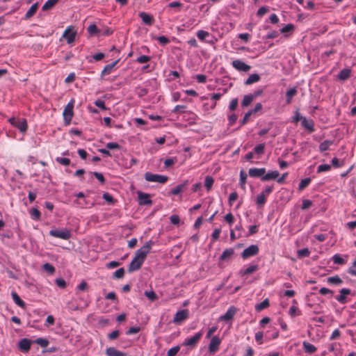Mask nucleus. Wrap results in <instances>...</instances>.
<instances>
[{"instance_id":"54","label":"nucleus","mask_w":356,"mask_h":356,"mask_svg":"<svg viewBox=\"0 0 356 356\" xmlns=\"http://www.w3.org/2000/svg\"><path fill=\"white\" fill-rule=\"evenodd\" d=\"M124 270L123 268H120L115 270L113 273V277L116 279H120L124 277Z\"/></svg>"},{"instance_id":"10","label":"nucleus","mask_w":356,"mask_h":356,"mask_svg":"<svg viewBox=\"0 0 356 356\" xmlns=\"http://www.w3.org/2000/svg\"><path fill=\"white\" fill-rule=\"evenodd\" d=\"M76 35V32L73 30L72 26L67 27L63 33V38L67 40L68 44H72L74 42Z\"/></svg>"},{"instance_id":"58","label":"nucleus","mask_w":356,"mask_h":356,"mask_svg":"<svg viewBox=\"0 0 356 356\" xmlns=\"http://www.w3.org/2000/svg\"><path fill=\"white\" fill-rule=\"evenodd\" d=\"M150 60H151V57H150V56H145V55H143V56H139V57L136 59V61H137L138 63H148Z\"/></svg>"},{"instance_id":"36","label":"nucleus","mask_w":356,"mask_h":356,"mask_svg":"<svg viewBox=\"0 0 356 356\" xmlns=\"http://www.w3.org/2000/svg\"><path fill=\"white\" fill-rule=\"evenodd\" d=\"M30 215L33 220H39L41 216V213L37 208H33L30 211Z\"/></svg>"},{"instance_id":"51","label":"nucleus","mask_w":356,"mask_h":356,"mask_svg":"<svg viewBox=\"0 0 356 356\" xmlns=\"http://www.w3.org/2000/svg\"><path fill=\"white\" fill-rule=\"evenodd\" d=\"M136 92L138 97H142L148 93V90L142 87H137L136 89Z\"/></svg>"},{"instance_id":"24","label":"nucleus","mask_w":356,"mask_h":356,"mask_svg":"<svg viewBox=\"0 0 356 356\" xmlns=\"http://www.w3.org/2000/svg\"><path fill=\"white\" fill-rule=\"evenodd\" d=\"M302 348H303L304 351L308 354H312V353H315L317 350V348H316V346L314 345H313L306 341H303Z\"/></svg>"},{"instance_id":"41","label":"nucleus","mask_w":356,"mask_h":356,"mask_svg":"<svg viewBox=\"0 0 356 356\" xmlns=\"http://www.w3.org/2000/svg\"><path fill=\"white\" fill-rule=\"evenodd\" d=\"M182 7L183 4L179 1H172L167 6L169 8H176V12H179Z\"/></svg>"},{"instance_id":"30","label":"nucleus","mask_w":356,"mask_h":356,"mask_svg":"<svg viewBox=\"0 0 356 356\" xmlns=\"http://www.w3.org/2000/svg\"><path fill=\"white\" fill-rule=\"evenodd\" d=\"M269 300L268 298L264 300L261 302L255 305V309L257 312H261L264 309H266L269 307Z\"/></svg>"},{"instance_id":"38","label":"nucleus","mask_w":356,"mask_h":356,"mask_svg":"<svg viewBox=\"0 0 356 356\" xmlns=\"http://www.w3.org/2000/svg\"><path fill=\"white\" fill-rule=\"evenodd\" d=\"M253 100H254V95H252V94L245 95L243 97V99L241 102V104L243 106H248L251 104V102Z\"/></svg>"},{"instance_id":"14","label":"nucleus","mask_w":356,"mask_h":356,"mask_svg":"<svg viewBox=\"0 0 356 356\" xmlns=\"http://www.w3.org/2000/svg\"><path fill=\"white\" fill-rule=\"evenodd\" d=\"M139 204L140 205H149L152 202L149 198V195L143 192L138 193Z\"/></svg>"},{"instance_id":"11","label":"nucleus","mask_w":356,"mask_h":356,"mask_svg":"<svg viewBox=\"0 0 356 356\" xmlns=\"http://www.w3.org/2000/svg\"><path fill=\"white\" fill-rule=\"evenodd\" d=\"M202 336V332H197L194 336H193L190 338H187L184 341V344L187 346L194 347L197 344V343L200 340Z\"/></svg>"},{"instance_id":"25","label":"nucleus","mask_w":356,"mask_h":356,"mask_svg":"<svg viewBox=\"0 0 356 356\" xmlns=\"http://www.w3.org/2000/svg\"><path fill=\"white\" fill-rule=\"evenodd\" d=\"M280 175V173L277 170L270 171L261 177V181H266L271 179H276Z\"/></svg>"},{"instance_id":"29","label":"nucleus","mask_w":356,"mask_h":356,"mask_svg":"<svg viewBox=\"0 0 356 356\" xmlns=\"http://www.w3.org/2000/svg\"><path fill=\"white\" fill-rule=\"evenodd\" d=\"M11 296L13 301L17 305L22 308L25 307V302L19 298V296L16 292L13 291L11 293Z\"/></svg>"},{"instance_id":"46","label":"nucleus","mask_w":356,"mask_h":356,"mask_svg":"<svg viewBox=\"0 0 356 356\" xmlns=\"http://www.w3.org/2000/svg\"><path fill=\"white\" fill-rule=\"evenodd\" d=\"M264 149H265V144L264 143L259 144L254 147V152L259 155H262L264 154Z\"/></svg>"},{"instance_id":"48","label":"nucleus","mask_w":356,"mask_h":356,"mask_svg":"<svg viewBox=\"0 0 356 356\" xmlns=\"http://www.w3.org/2000/svg\"><path fill=\"white\" fill-rule=\"evenodd\" d=\"M87 31L88 32L89 34L90 35H96L97 33H99V29L97 28V26L92 24H90L88 29H87Z\"/></svg>"},{"instance_id":"60","label":"nucleus","mask_w":356,"mask_h":356,"mask_svg":"<svg viewBox=\"0 0 356 356\" xmlns=\"http://www.w3.org/2000/svg\"><path fill=\"white\" fill-rule=\"evenodd\" d=\"M43 269L50 274H53L55 272V268L49 263H46L43 265Z\"/></svg>"},{"instance_id":"32","label":"nucleus","mask_w":356,"mask_h":356,"mask_svg":"<svg viewBox=\"0 0 356 356\" xmlns=\"http://www.w3.org/2000/svg\"><path fill=\"white\" fill-rule=\"evenodd\" d=\"M59 0H47L43 5L42 9L43 11L51 9Z\"/></svg>"},{"instance_id":"18","label":"nucleus","mask_w":356,"mask_h":356,"mask_svg":"<svg viewBox=\"0 0 356 356\" xmlns=\"http://www.w3.org/2000/svg\"><path fill=\"white\" fill-rule=\"evenodd\" d=\"M138 15L142 19L143 22L146 25L151 26L154 22V17L147 13L141 12L138 14Z\"/></svg>"},{"instance_id":"5","label":"nucleus","mask_w":356,"mask_h":356,"mask_svg":"<svg viewBox=\"0 0 356 356\" xmlns=\"http://www.w3.org/2000/svg\"><path fill=\"white\" fill-rule=\"evenodd\" d=\"M49 234L54 237L59 238L64 240H68L71 237V232L68 229H52L50 230Z\"/></svg>"},{"instance_id":"63","label":"nucleus","mask_w":356,"mask_h":356,"mask_svg":"<svg viewBox=\"0 0 356 356\" xmlns=\"http://www.w3.org/2000/svg\"><path fill=\"white\" fill-rule=\"evenodd\" d=\"M312 205V202L309 200L305 199L302 200V204L301 209L302 210H306L309 209Z\"/></svg>"},{"instance_id":"44","label":"nucleus","mask_w":356,"mask_h":356,"mask_svg":"<svg viewBox=\"0 0 356 356\" xmlns=\"http://www.w3.org/2000/svg\"><path fill=\"white\" fill-rule=\"evenodd\" d=\"M145 296L151 301H154L158 299L157 295L152 290L145 291Z\"/></svg>"},{"instance_id":"52","label":"nucleus","mask_w":356,"mask_h":356,"mask_svg":"<svg viewBox=\"0 0 356 356\" xmlns=\"http://www.w3.org/2000/svg\"><path fill=\"white\" fill-rule=\"evenodd\" d=\"M246 179H247L246 173L244 171L241 170L240 172V184H241V188H245V185L246 183Z\"/></svg>"},{"instance_id":"9","label":"nucleus","mask_w":356,"mask_h":356,"mask_svg":"<svg viewBox=\"0 0 356 356\" xmlns=\"http://www.w3.org/2000/svg\"><path fill=\"white\" fill-rule=\"evenodd\" d=\"M221 340L218 336H214L211 338L209 345V351L211 354H215L219 349Z\"/></svg>"},{"instance_id":"6","label":"nucleus","mask_w":356,"mask_h":356,"mask_svg":"<svg viewBox=\"0 0 356 356\" xmlns=\"http://www.w3.org/2000/svg\"><path fill=\"white\" fill-rule=\"evenodd\" d=\"M259 249L257 245H251L245 248L241 253L243 259H247L251 257L255 256L259 253Z\"/></svg>"},{"instance_id":"12","label":"nucleus","mask_w":356,"mask_h":356,"mask_svg":"<svg viewBox=\"0 0 356 356\" xmlns=\"http://www.w3.org/2000/svg\"><path fill=\"white\" fill-rule=\"evenodd\" d=\"M237 309L234 306H231L226 313L219 317V321H229L232 320L236 314Z\"/></svg>"},{"instance_id":"22","label":"nucleus","mask_w":356,"mask_h":356,"mask_svg":"<svg viewBox=\"0 0 356 356\" xmlns=\"http://www.w3.org/2000/svg\"><path fill=\"white\" fill-rule=\"evenodd\" d=\"M38 9V3L33 4L24 15V19L27 20L32 17Z\"/></svg>"},{"instance_id":"15","label":"nucleus","mask_w":356,"mask_h":356,"mask_svg":"<svg viewBox=\"0 0 356 356\" xmlns=\"http://www.w3.org/2000/svg\"><path fill=\"white\" fill-rule=\"evenodd\" d=\"M31 346V341L26 338L22 339L18 343L19 348L24 353L29 351Z\"/></svg>"},{"instance_id":"31","label":"nucleus","mask_w":356,"mask_h":356,"mask_svg":"<svg viewBox=\"0 0 356 356\" xmlns=\"http://www.w3.org/2000/svg\"><path fill=\"white\" fill-rule=\"evenodd\" d=\"M327 283L331 284L340 285L343 283V280L340 278L339 275H335L332 277H329L327 279Z\"/></svg>"},{"instance_id":"16","label":"nucleus","mask_w":356,"mask_h":356,"mask_svg":"<svg viewBox=\"0 0 356 356\" xmlns=\"http://www.w3.org/2000/svg\"><path fill=\"white\" fill-rule=\"evenodd\" d=\"M339 292L340 295L337 296L335 298L339 303L344 304L347 302L346 296L350 294L351 291L349 289L343 288L341 289Z\"/></svg>"},{"instance_id":"2","label":"nucleus","mask_w":356,"mask_h":356,"mask_svg":"<svg viewBox=\"0 0 356 356\" xmlns=\"http://www.w3.org/2000/svg\"><path fill=\"white\" fill-rule=\"evenodd\" d=\"M154 242L151 240L148 241L143 246L138 249L135 254V257L145 261L148 253L150 252Z\"/></svg>"},{"instance_id":"43","label":"nucleus","mask_w":356,"mask_h":356,"mask_svg":"<svg viewBox=\"0 0 356 356\" xmlns=\"http://www.w3.org/2000/svg\"><path fill=\"white\" fill-rule=\"evenodd\" d=\"M331 168H332V166L330 165L322 164V165H318V167L317 168L316 172H317V173L328 172L331 170Z\"/></svg>"},{"instance_id":"49","label":"nucleus","mask_w":356,"mask_h":356,"mask_svg":"<svg viewBox=\"0 0 356 356\" xmlns=\"http://www.w3.org/2000/svg\"><path fill=\"white\" fill-rule=\"evenodd\" d=\"M210 35L209 33L206 31L200 30L197 32V36L199 40L204 41L207 37Z\"/></svg>"},{"instance_id":"57","label":"nucleus","mask_w":356,"mask_h":356,"mask_svg":"<svg viewBox=\"0 0 356 356\" xmlns=\"http://www.w3.org/2000/svg\"><path fill=\"white\" fill-rule=\"evenodd\" d=\"M103 199L105 200L109 204H113L115 203V200L113 196L108 193H105L103 194Z\"/></svg>"},{"instance_id":"45","label":"nucleus","mask_w":356,"mask_h":356,"mask_svg":"<svg viewBox=\"0 0 356 356\" xmlns=\"http://www.w3.org/2000/svg\"><path fill=\"white\" fill-rule=\"evenodd\" d=\"M311 182L310 178H305L301 180V181L299 184L298 188L299 190L302 191L305 189L306 187H307Z\"/></svg>"},{"instance_id":"35","label":"nucleus","mask_w":356,"mask_h":356,"mask_svg":"<svg viewBox=\"0 0 356 356\" xmlns=\"http://www.w3.org/2000/svg\"><path fill=\"white\" fill-rule=\"evenodd\" d=\"M350 70L343 69L339 72L338 78L341 80H346L350 77Z\"/></svg>"},{"instance_id":"21","label":"nucleus","mask_w":356,"mask_h":356,"mask_svg":"<svg viewBox=\"0 0 356 356\" xmlns=\"http://www.w3.org/2000/svg\"><path fill=\"white\" fill-rule=\"evenodd\" d=\"M302 125L310 133L314 131V122L312 120H307L306 118H304L302 120Z\"/></svg>"},{"instance_id":"17","label":"nucleus","mask_w":356,"mask_h":356,"mask_svg":"<svg viewBox=\"0 0 356 356\" xmlns=\"http://www.w3.org/2000/svg\"><path fill=\"white\" fill-rule=\"evenodd\" d=\"M266 173V169L264 168H250L248 171L249 176L251 177H263Z\"/></svg>"},{"instance_id":"39","label":"nucleus","mask_w":356,"mask_h":356,"mask_svg":"<svg viewBox=\"0 0 356 356\" xmlns=\"http://www.w3.org/2000/svg\"><path fill=\"white\" fill-rule=\"evenodd\" d=\"M332 261L334 264L339 265H343L346 263V261L338 254H336L332 257Z\"/></svg>"},{"instance_id":"59","label":"nucleus","mask_w":356,"mask_h":356,"mask_svg":"<svg viewBox=\"0 0 356 356\" xmlns=\"http://www.w3.org/2000/svg\"><path fill=\"white\" fill-rule=\"evenodd\" d=\"M176 161H177V159L176 158L166 159L164 161V166H165V168H168L172 166V165H174Z\"/></svg>"},{"instance_id":"40","label":"nucleus","mask_w":356,"mask_h":356,"mask_svg":"<svg viewBox=\"0 0 356 356\" xmlns=\"http://www.w3.org/2000/svg\"><path fill=\"white\" fill-rule=\"evenodd\" d=\"M310 254V251L308 248H302L297 251L298 258L307 257Z\"/></svg>"},{"instance_id":"37","label":"nucleus","mask_w":356,"mask_h":356,"mask_svg":"<svg viewBox=\"0 0 356 356\" xmlns=\"http://www.w3.org/2000/svg\"><path fill=\"white\" fill-rule=\"evenodd\" d=\"M289 314L291 317H294L296 316H300L302 312L296 306L292 305L289 310Z\"/></svg>"},{"instance_id":"8","label":"nucleus","mask_w":356,"mask_h":356,"mask_svg":"<svg viewBox=\"0 0 356 356\" xmlns=\"http://www.w3.org/2000/svg\"><path fill=\"white\" fill-rule=\"evenodd\" d=\"M232 65L234 69L239 72H247L251 68L250 65H247L246 63H245L244 62L239 59L233 60L232 63Z\"/></svg>"},{"instance_id":"42","label":"nucleus","mask_w":356,"mask_h":356,"mask_svg":"<svg viewBox=\"0 0 356 356\" xmlns=\"http://www.w3.org/2000/svg\"><path fill=\"white\" fill-rule=\"evenodd\" d=\"M34 343L40 346L42 348H46L48 346L49 341L44 338H38L34 341Z\"/></svg>"},{"instance_id":"55","label":"nucleus","mask_w":356,"mask_h":356,"mask_svg":"<svg viewBox=\"0 0 356 356\" xmlns=\"http://www.w3.org/2000/svg\"><path fill=\"white\" fill-rule=\"evenodd\" d=\"M56 161L63 165H69L71 162L70 159L63 157H57Z\"/></svg>"},{"instance_id":"28","label":"nucleus","mask_w":356,"mask_h":356,"mask_svg":"<svg viewBox=\"0 0 356 356\" xmlns=\"http://www.w3.org/2000/svg\"><path fill=\"white\" fill-rule=\"evenodd\" d=\"M297 94V90L296 88L288 90L286 92V103L287 104H291L293 97Z\"/></svg>"},{"instance_id":"4","label":"nucleus","mask_w":356,"mask_h":356,"mask_svg":"<svg viewBox=\"0 0 356 356\" xmlns=\"http://www.w3.org/2000/svg\"><path fill=\"white\" fill-rule=\"evenodd\" d=\"M145 179L147 181L161 184H165L168 180V177L165 175L152 174L151 172H146L145 174Z\"/></svg>"},{"instance_id":"62","label":"nucleus","mask_w":356,"mask_h":356,"mask_svg":"<svg viewBox=\"0 0 356 356\" xmlns=\"http://www.w3.org/2000/svg\"><path fill=\"white\" fill-rule=\"evenodd\" d=\"M156 40L161 44H163V45H165L170 42V40L164 35L159 36L156 38Z\"/></svg>"},{"instance_id":"34","label":"nucleus","mask_w":356,"mask_h":356,"mask_svg":"<svg viewBox=\"0 0 356 356\" xmlns=\"http://www.w3.org/2000/svg\"><path fill=\"white\" fill-rule=\"evenodd\" d=\"M260 80V76L257 74H252L249 76L247 80L245 81V85H250L256 83Z\"/></svg>"},{"instance_id":"53","label":"nucleus","mask_w":356,"mask_h":356,"mask_svg":"<svg viewBox=\"0 0 356 356\" xmlns=\"http://www.w3.org/2000/svg\"><path fill=\"white\" fill-rule=\"evenodd\" d=\"M220 232H221V229L220 228H216L213 230V232L211 234V241L213 243L219 238Z\"/></svg>"},{"instance_id":"61","label":"nucleus","mask_w":356,"mask_h":356,"mask_svg":"<svg viewBox=\"0 0 356 356\" xmlns=\"http://www.w3.org/2000/svg\"><path fill=\"white\" fill-rule=\"evenodd\" d=\"M263 337H264V333L263 332H257L255 333V340L259 344L263 343Z\"/></svg>"},{"instance_id":"20","label":"nucleus","mask_w":356,"mask_h":356,"mask_svg":"<svg viewBox=\"0 0 356 356\" xmlns=\"http://www.w3.org/2000/svg\"><path fill=\"white\" fill-rule=\"evenodd\" d=\"M107 356H127V355L113 347L107 348L106 350Z\"/></svg>"},{"instance_id":"26","label":"nucleus","mask_w":356,"mask_h":356,"mask_svg":"<svg viewBox=\"0 0 356 356\" xmlns=\"http://www.w3.org/2000/svg\"><path fill=\"white\" fill-rule=\"evenodd\" d=\"M120 59L116 60L113 63L106 65L103 70L101 72L102 76H105L109 74L112 72L113 67L116 65V64L119 62Z\"/></svg>"},{"instance_id":"7","label":"nucleus","mask_w":356,"mask_h":356,"mask_svg":"<svg viewBox=\"0 0 356 356\" xmlns=\"http://www.w3.org/2000/svg\"><path fill=\"white\" fill-rule=\"evenodd\" d=\"M188 316L189 312L188 309L178 311L174 316L173 322L175 324H181L184 321L188 318Z\"/></svg>"},{"instance_id":"33","label":"nucleus","mask_w":356,"mask_h":356,"mask_svg":"<svg viewBox=\"0 0 356 356\" xmlns=\"http://www.w3.org/2000/svg\"><path fill=\"white\" fill-rule=\"evenodd\" d=\"M333 142L332 140H325L322 142L319 145V151L321 152H323L329 149V147L332 145Z\"/></svg>"},{"instance_id":"1","label":"nucleus","mask_w":356,"mask_h":356,"mask_svg":"<svg viewBox=\"0 0 356 356\" xmlns=\"http://www.w3.org/2000/svg\"><path fill=\"white\" fill-rule=\"evenodd\" d=\"M75 104V99H71L68 104L64 108L63 112V120L66 125H69L74 116V107Z\"/></svg>"},{"instance_id":"23","label":"nucleus","mask_w":356,"mask_h":356,"mask_svg":"<svg viewBox=\"0 0 356 356\" xmlns=\"http://www.w3.org/2000/svg\"><path fill=\"white\" fill-rule=\"evenodd\" d=\"M188 185V181H184L183 184L176 186L172 191L171 193L174 195H177L183 192Z\"/></svg>"},{"instance_id":"19","label":"nucleus","mask_w":356,"mask_h":356,"mask_svg":"<svg viewBox=\"0 0 356 356\" xmlns=\"http://www.w3.org/2000/svg\"><path fill=\"white\" fill-rule=\"evenodd\" d=\"M259 269L258 265H250L245 268L240 270L239 275L241 276L248 275L255 273Z\"/></svg>"},{"instance_id":"64","label":"nucleus","mask_w":356,"mask_h":356,"mask_svg":"<svg viewBox=\"0 0 356 356\" xmlns=\"http://www.w3.org/2000/svg\"><path fill=\"white\" fill-rule=\"evenodd\" d=\"M56 284L58 287H60L61 289H65L67 286L66 282L63 278L56 279Z\"/></svg>"},{"instance_id":"56","label":"nucleus","mask_w":356,"mask_h":356,"mask_svg":"<svg viewBox=\"0 0 356 356\" xmlns=\"http://www.w3.org/2000/svg\"><path fill=\"white\" fill-rule=\"evenodd\" d=\"M179 350L180 347L179 346H175L168 350L166 356H175Z\"/></svg>"},{"instance_id":"27","label":"nucleus","mask_w":356,"mask_h":356,"mask_svg":"<svg viewBox=\"0 0 356 356\" xmlns=\"http://www.w3.org/2000/svg\"><path fill=\"white\" fill-rule=\"evenodd\" d=\"M234 253V250L233 248H227L225 249L222 254L220 255L219 259L220 261H225L229 259Z\"/></svg>"},{"instance_id":"50","label":"nucleus","mask_w":356,"mask_h":356,"mask_svg":"<svg viewBox=\"0 0 356 356\" xmlns=\"http://www.w3.org/2000/svg\"><path fill=\"white\" fill-rule=\"evenodd\" d=\"M257 204L260 206H263L266 202V197L264 193H260L257 197Z\"/></svg>"},{"instance_id":"47","label":"nucleus","mask_w":356,"mask_h":356,"mask_svg":"<svg viewBox=\"0 0 356 356\" xmlns=\"http://www.w3.org/2000/svg\"><path fill=\"white\" fill-rule=\"evenodd\" d=\"M213 184V179L210 176H207L204 180V186L207 191H210Z\"/></svg>"},{"instance_id":"13","label":"nucleus","mask_w":356,"mask_h":356,"mask_svg":"<svg viewBox=\"0 0 356 356\" xmlns=\"http://www.w3.org/2000/svg\"><path fill=\"white\" fill-rule=\"evenodd\" d=\"M143 263L144 261L134 257L129 264V272L131 273L139 270Z\"/></svg>"},{"instance_id":"3","label":"nucleus","mask_w":356,"mask_h":356,"mask_svg":"<svg viewBox=\"0 0 356 356\" xmlns=\"http://www.w3.org/2000/svg\"><path fill=\"white\" fill-rule=\"evenodd\" d=\"M8 122L21 132H26L28 129L27 122L25 118H11Z\"/></svg>"}]
</instances>
